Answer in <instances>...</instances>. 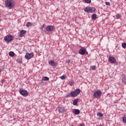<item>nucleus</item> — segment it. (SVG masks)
Instances as JSON below:
<instances>
[{
	"label": "nucleus",
	"mask_w": 126,
	"mask_h": 126,
	"mask_svg": "<svg viewBox=\"0 0 126 126\" xmlns=\"http://www.w3.org/2000/svg\"><path fill=\"white\" fill-rule=\"evenodd\" d=\"M16 61L18 63H22V58H19L17 59Z\"/></svg>",
	"instance_id": "nucleus-16"
},
{
	"label": "nucleus",
	"mask_w": 126,
	"mask_h": 126,
	"mask_svg": "<svg viewBox=\"0 0 126 126\" xmlns=\"http://www.w3.org/2000/svg\"><path fill=\"white\" fill-rule=\"evenodd\" d=\"M97 116L98 117H100V118H102V117L103 116V114L101 113V112H98L97 113Z\"/></svg>",
	"instance_id": "nucleus-19"
},
{
	"label": "nucleus",
	"mask_w": 126,
	"mask_h": 126,
	"mask_svg": "<svg viewBox=\"0 0 126 126\" xmlns=\"http://www.w3.org/2000/svg\"><path fill=\"white\" fill-rule=\"evenodd\" d=\"M108 61L110 62V63H116V62H117L116 59L113 57H109L108 58Z\"/></svg>",
	"instance_id": "nucleus-10"
},
{
	"label": "nucleus",
	"mask_w": 126,
	"mask_h": 126,
	"mask_svg": "<svg viewBox=\"0 0 126 126\" xmlns=\"http://www.w3.org/2000/svg\"><path fill=\"white\" fill-rule=\"evenodd\" d=\"M80 126H85V125H84V124H80Z\"/></svg>",
	"instance_id": "nucleus-34"
},
{
	"label": "nucleus",
	"mask_w": 126,
	"mask_h": 126,
	"mask_svg": "<svg viewBox=\"0 0 126 126\" xmlns=\"http://www.w3.org/2000/svg\"><path fill=\"white\" fill-rule=\"evenodd\" d=\"M32 25V24H31V22H28L26 23V26L27 27H29V26H31Z\"/></svg>",
	"instance_id": "nucleus-22"
},
{
	"label": "nucleus",
	"mask_w": 126,
	"mask_h": 126,
	"mask_svg": "<svg viewBox=\"0 0 126 126\" xmlns=\"http://www.w3.org/2000/svg\"><path fill=\"white\" fill-rule=\"evenodd\" d=\"M95 10H96V8L93 7H87L84 9V11L88 13H93L95 12Z\"/></svg>",
	"instance_id": "nucleus-3"
},
{
	"label": "nucleus",
	"mask_w": 126,
	"mask_h": 126,
	"mask_svg": "<svg viewBox=\"0 0 126 126\" xmlns=\"http://www.w3.org/2000/svg\"><path fill=\"white\" fill-rule=\"evenodd\" d=\"M5 4L9 8H12L14 7V1L12 0H7L5 1Z\"/></svg>",
	"instance_id": "nucleus-2"
},
{
	"label": "nucleus",
	"mask_w": 126,
	"mask_h": 126,
	"mask_svg": "<svg viewBox=\"0 0 126 126\" xmlns=\"http://www.w3.org/2000/svg\"><path fill=\"white\" fill-rule=\"evenodd\" d=\"M46 30L48 32H52V31H54V27L52 26H48L46 27Z\"/></svg>",
	"instance_id": "nucleus-12"
},
{
	"label": "nucleus",
	"mask_w": 126,
	"mask_h": 126,
	"mask_svg": "<svg viewBox=\"0 0 126 126\" xmlns=\"http://www.w3.org/2000/svg\"><path fill=\"white\" fill-rule=\"evenodd\" d=\"M105 4H106V5H108L109 6H110V5H111V3L109 2H107V1L105 2Z\"/></svg>",
	"instance_id": "nucleus-29"
},
{
	"label": "nucleus",
	"mask_w": 126,
	"mask_h": 126,
	"mask_svg": "<svg viewBox=\"0 0 126 126\" xmlns=\"http://www.w3.org/2000/svg\"><path fill=\"white\" fill-rule=\"evenodd\" d=\"M33 56H34V54L32 52H31V53H26L25 58L26 60H30V59H32V58H33Z\"/></svg>",
	"instance_id": "nucleus-6"
},
{
	"label": "nucleus",
	"mask_w": 126,
	"mask_h": 126,
	"mask_svg": "<svg viewBox=\"0 0 126 126\" xmlns=\"http://www.w3.org/2000/svg\"><path fill=\"white\" fill-rule=\"evenodd\" d=\"M14 55H15V53H14L13 51H10L9 53V56H10V57H13L14 56Z\"/></svg>",
	"instance_id": "nucleus-17"
},
{
	"label": "nucleus",
	"mask_w": 126,
	"mask_h": 126,
	"mask_svg": "<svg viewBox=\"0 0 126 126\" xmlns=\"http://www.w3.org/2000/svg\"><path fill=\"white\" fill-rule=\"evenodd\" d=\"M66 63H70V60L68 59V60H66Z\"/></svg>",
	"instance_id": "nucleus-31"
},
{
	"label": "nucleus",
	"mask_w": 126,
	"mask_h": 126,
	"mask_svg": "<svg viewBox=\"0 0 126 126\" xmlns=\"http://www.w3.org/2000/svg\"><path fill=\"white\" fill-rule=\"evenodd\" d=\"M122 48H124V49H126V42L123 43L122 44Z\"/></svg>",
	"instance_id": "nucleus-26"
},
{
	"label": "nucleus",
	"mask_w": 126,
	"mask_h": 126,
	"mask_svg": "<svg viewBox=\"0 0 126 126\" xmlns=\"http://www.w3.org/2000/svg\"><path fill=\"white\" fill-rule=\"evenodd\" d=\"M49 77H42V80H43V81H48V80H49Z\"/></svg>",
	"instance_id": "nucleus-18"
},
{
	"label": "nucleus",
	"mask_w": 126,
	"mask_h": 126,
	"mask_svg": "<svg viewBox=\"0 0 126 126\" xmlns=\"http://www.w3.org/2000/svg\"><path fill=\"white\" fill-rule=\"evenodd\" d=\"M58 109L59 113H61V114H63V113H65L64 107L58 106Z\"/></svg>",
	"instance_id": "nucleus-9"
},
{
	"label": "nucleus",
	"mask_w": 126,
	"mask_h": 126,
	"mask_svg": "<svg viewBox=\"0 0 126 126\" xmlns=\"http://www.w3.org/2000/svg\"><path fill=\"white\" fill-rule=\"evenodd\" d=\"M80 92H81V91L80 90V89H77L74 91L71 92L69 94H66V97L67 98H68V97H76L78 95H79L80 94Z\"/></svg>",
	"instance_id": "nucleus-1"
},
{
	"label": "nucleus",
	"mask_w": 126,
	"mask_h": 126,
	"mask_svg": "<svg viewBox=\"0 0 126 126\" xmlns=\"http://www.w3.org/2000/svg\"><path fill=\"white\" fill-rule=\"evenodd\" d=\"M123 123L126 124V115H125L123 118Z\"/></svg>",
	"instance_id": "nucleus-24"
},
{
	"label": "nucleus",
	"mask_w": 126,
	"mask_h": 126,
	"mask_svg": "<svg viewBox=\"0 0 126 126\" xmlns=\"http://www.w3.org/2000/svg\"><path fill=\"white\" fill-rule=\"evenodd\" d=\"M101 95L102 92H101L100 90L96 91L94 94V96L95 98H99V97H101Z\"/></svg>",
	"instance_id": "nucleus-5"
},
{
	"label": "nucleus",
	"mask_w": 126,
	"mask_h": 126,
	"mask_svg": "<svg viewBox=\"0 0 126 126\" xmlns=\"http://www.w3.org/2000/svg\"><path fill=\"white\" fill-rule=\"evenodd\" d=\"M69 85H70V86H72V85H73V84H74V82L73 81L71 80V81H70L69 82Z\"/></svg>",
	"instance_id": "nucleus-25"
},
{
	"label": "nucleus",
	"mask_w": 126,
	"mask_h": 126,
	"mask_svg": "<svg viewBox=\"0 0 126 126\" xmlns=\"http://www.w3.org/2000/svg\"><path fill=\"white\" fill-rule=\"evenodd\" d=\"M26 33V31H24V30L21 31L20 32V34H19L20 37H23V36H24V34H25Z\"/></svg>",
	"instance_id": "nucleus-13"
},
{
	"label": "nucleus",
	"mask_w": 126,
	"mask_h": 126,
	"mask_svg": "<svg viewBox=\"0 0 126 126\" xmlns=\"http://www.w3.org/2000/svg\"><path fill=\"white\" fill-rule=\"evenodd\" d=\"M4 40L6 43H9V42H11V41L13 40L12 35L10 34L9 35H6L4 37Z\"/></svg>",
	"instance_id": "nucleus-4"
},
{
	"label": "nucleus",
	"mask_w": 126,
	"mask_h": 126,
	"mask_svg": "<svg viewBox=\"0 0 126 126\" xmlns=\"http://www.w3.org/2000/svg\"><path fill=\"white\" fill-rule=\"evenodd\" d=\"M92 70H95V69H96V66H92Z\"/></svg>",
	"instance_id": "nucleus-30"
},
{
	"label": "nucleus",
	"mask_w": 126,
	"mask_h": 126,
	"mask_svg": "<svg viewBox=\"0 0 126 126\" xmlns=\"http://www.w3.org/2000/svg\"><path fill=\"white\" fill-rule=\"evenodd\" d=\"M44 28H45V27L44 26V25L43 26H42L41 27V30L43 31V29H44Z\"/></svg>",
	"instance_id": "nucleus-33"
},
{
	"label": "nucleus",
	"mask_w": 126,
	"mask_h": 126,
	"mask_svg": "<svg viewBox=\"0 0 126 126\" xmlns=\"http://www.w3.org/2000/svg\"><path fill=\"white\" fill-rule=\"evenodd\" d=\"M97 18V15L96 14H93L92 15V19L95 20Z\"/></svg>",
	"instance_id": "nucleus-20"
},
{
	"label": "nucleus",
	"mask_w": 126,
	"mask_h": 126,
	"mask_svg": "<svg viewBox=\"0 0 126 126\" xmlns=\"http://www.w3.org/2000/svg\"><path fill=\"white\" fill-rule=\"evenodd\" d=\"M0 72H1V70L0 69Z\"/></svg>",
	"instance_id": "nucleus-35"
},
{
	"label": "nucleus",
	"mask_w": 126,
	"mask_h": 126,
	"mask_svg": "<svg viewBox=\"0 0 126 126\" xmlns=\"http://www.w3.org/2000/svg\"><path fill=\"white\" fill-rule=\"evenodd\" d=\"M85 2H86V3H90L91 0H85Z\"/></svg>",
	"instance_id": "nucleus-27"
},
{
	"label": "nucleus",
	"mask_w": 126,
	"mask_h": 126,
	"mask_svg": "<svg viewBox=\"0 0 126 126\" xmlns=\"http://www.w3.org/2000/svg\"><path fill=\"white\" fill-rule=\"evenodd\" d=\"M73 113H74L75 115H79V114H80V110H79V109H75L74 111H73Z\"/></svg>",
	"instance_id": "nucleus-14"
},
{
	"label": "nucleus",
	"mask_w": 126,
	"mask_h": 126,
	"mask_svg": "<svg viewBox=\"0 0 126 126\" xmlns=\"http://www.w3.org/2000/svg\"><path fill=\"white\" fill-rule=\"evenodd\" d=\"M60 78L62 79V80H64V79H65L66 77L65 75L62 76Z\"/></svg>",
	"instance_id": "nucleus-28"
},
{
	"label": "nucleus",
	"mask_w": 126,
	"mask_h": 126,
	"mask_svg": "<svg viewBox=\"0 0 126 126\" xmlns=\"http://www.w3.org/2000/svg\"><path fill=\"white\" fill-rule=\"evenodd\" d=\"M122 82H123V83H125V84H126V77H123L122 78Z\"/></svg>",
	"instance_id": "nucleus-23"
},
{
	"label": "nucleus",
	"mask_w": 126,
	"mask_h": 126,
	"mask_svg": "<svg viewBox=\"0 0 126 126\" xmlns=\"http://www.w3.org/2000/svg\"><path fill=\"white\" fill-rule=\"evenodd\" d=\"M79 54L80 55H85V54H86V55H88V52H87V50H86V48H83V49H80L79 50Z\"/></svg>",
	"instance_id": "nucleus-8"
},
{
	"label": "nucleus",
	"mask_w": 126,
	"mask_h": 126,
	"mask_svg": "<svg viewBox=\"0 0 126 126\" xmlns=\"http://www.w3.org/2000/svg\"><path fill=\"white\" fill-rule=\"evenodd\" d=\"M4 82H5V80H4V79L1 80V83H4Z\"/></svg>",
	"instance_id": "nucleus-32"
},
{
	"label": "nucleus",
	"mask_w": 126,
	"mask_h": 126,
	"mask_svg": "<svg viewBox=\"0 0 126 126\" xmlns=\"http://www.w3.org/2000/svg\"><path fill=\"white\" fill-rule=\"evenodd\" d=\"M20 94L24 96V97H27L28 96V92L25 90H20Z\"/></svg>",
	"instance_id": "nucleus-7"
},
{
	"label": "nucleus",
	"mask_w": 126,
	"mask_h": 126,
	"mask_svg": "<svg viewBox=\"0 0 126 126\" xmlns=\"http://www.w3.org/2000/svg\"><path fill=\"white\" fill-rule=\"evenodd\" d=\"M48 63L50 65H51V66H54V67L57 66V63H56L54 60L49 61Z\"/></svg>",
	"instance_id": "nucleus-11"
},
{
	"label": "nucleus",
	"mask_w": 126,
	"mask_h": 126,
	"mask_svg": "<svg viewBox=\"0 0 126 126\" xmlns=\"http://www.w3.org/2000/svg\"><path fill=\"white\" fill-rule=\"evenodd\" d=\"M121 17H122V15H121L120 14H117L116 15L117 19H120V18H121Z\"/></svg>",
	"instance_id": "nucleus-21"
},
{
	"label": "nucleus",
	"mask_w": 126,
	"mask_h": 126,
	"mask_svg": "<svg viewBox=\"0 0 126 126\" xmlns=\"http://www.w3.org/2000/svg\"><path fill=\"white\" fill-rule=\"evenodd\" d=\"M79 100V99H74L73 101V105H74V106H76V105H77V103H78Z\"/></svg>",
	"instance_id": "nucleus-15"
}]
</instances>
